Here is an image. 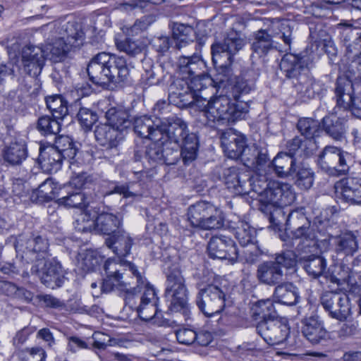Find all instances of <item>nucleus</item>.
Listing matches in <instances>:
<instances>
[{
    "instance_id": "obj_19",
    "label": "nucleus",
    "mask_w": 361,
    "mask_h": 361,
    "mask_svg": "<svg viewBox=\"0 0 361 361\" xmlns=\"http://www.w3.org/2000/svg\"><path fill=\"white\" fill-rule=\"evenodd\" d=\"M257 334L269 345H279L286 340L289 328L277 317L259 321L257 326Z\"/></svg>"
},
{
    "instance_id": "obj_17",
    "label": "nucleus",
    "mask_w": 361,
    "mask_h": 361,
    "mask_svg": "<svg viewBox=\"0 0 361 361\" xmlns=\"http://www.w3.org/2000/svg\"><path fill=\"white\" fill-rule=\"evenodd\" d=\"M312 61L311 53L307 49L298 54L287 53L281 61L280 68L286 78L298 81L307 75Z\"/></svg>"
},
{
    "instance_id": "obj_51",
    "label": "nucleus",
    "mask_w": 361,
    "mask_h": 361,
    "mask_svg": "<svg viewBox=\"0 0 361 361\" xmlns=\"http://www.w3.org/2000/svg\"><path fill=\"white\" fill-rule=\"evenodd\" d=\"M102 262L101 257L93 250L80 252L77 259L78 268L85 273L93 271Z\"/></svg>"
},
{
    "instance_id": "obj_38",
    "label": "nucleus",
    "mask_w": 361,
    "mask_h": 361,
    "mask_svg": "<svg viewBox=\"0 0 361 361\" xmlns=\"http://www.w3.org/2000/svg\"><path fill=\"white\" fill-rule=\"evenodd\" d=\"M27 157V151L25 142L22 139L11 142L3 150L4 160L13 166L20 164Z\"/></svg>"
},
{
    "instance_id": "obj_2",
    "label": "nucleus",
    "mask_w": 361,
    "mask_h": 361,
    "mask_svg": "<svg viewBox=\"0 0 361 361\" xmlns=\"http://www.w3.org/2000/svg\"><path fill=\"white\" fill-rule=\"evenodd\" d=\"M87 72L90 80L99 85L123 82L130 75V69L124 57L104 51L91 59Z\"/></svg>"
},
{
    "instance_id": "obj_45",
    "label": "nucleus",
    "mask_w": 361,
    "mask_h": 361,
    "mask_svg": "<svg viewBox=\"0 0 361 361\" xmlns=\"http://www.w3.org/2000/svg\"><path fill=\"white\" fill-rule=\"evenodd\" d=\"M121 225V219L111 213H102L96 218L95 228L104 235L116 233Z\"/></svg>"
},
{
    "instance_id": "obj_40",
    "label": "nucleus",
    "mask_w": 361,
    "mask_h": 361,
    "mask_svg": "<svg viewBox=\"0 0 361 361\" xmlns=\"http://www.w3.org/2000/svg\"><path fill=\"white\" fill-rule=\"evenodd\" d=\"M195 30L190 25L174 23L173 27V39L175 43L174 48L181 50L193 43Z\"/></svg>"
},
{
    "instance_id": "obj_50",
    "label": "nucleus",
    "mask_w": 361,
    "mask_h": 361,
    "mask_svg": "<svg viewBox=\"0 0 361 361\" xmlns=\"http://www.w3.org/2000/svg\"><path fill=\"white\" fill-rule=\"evenodd\" d=\"M58 151L64 156V159H68L70 168L75 166V157L77 149L72 139L68 136L61 135L56 138L55 142L52 145Z\"/></svg>"
},
{
    "instance_id": "obj_46",
    "label": "nucleus",
    "mask_w": 361,
    "mask_h": 361,
    "mask_svg": "<svg viewBox=\"0 0 361 361\" xmlns=\"http://www.w3.org/2000/svg\"><path fill=\"white\" fill-rule=\"evenodd\" d=\"M42 50L45 59L56 63L63 60L66 54L72 49L65 43V41L58 37L54 42L47 44Z\"/></svg>"
},
{
    "instance_id": "obj_34",
    "label": "nucleus",
    "mask_w": 361,
    "mask_h": 361,
    "mask_svg": "<svg viewBox=\"0 0 361 361\" xmlns=\"http://www.w3.org/2000/svg\"><path fill=\"white\" fill-rule=\"evenodd\" d=\"M105 243L118 257H124L130 254L133 239L128 233L118 230L106 238Z\"/></svg>"
},
{
    "instance_id": "obj_62",
    "label": "nucleus",
    "mask_w": 361,
    "mask_h": 361,
    "mask_svg": "<svg viewBox=\"0 0 361 361\" xmlns=\"http://www.w3.org/2000/svg\"><path fill=\"white\" fill-rule=\"evenodd\" d=\"M145 151V158L149 161L154 163H161L164 157V146L166 142L161 141L152 140Z\"/></svg>"
},
{
    "instance_id": "obj_35",
    "label": "nucleus",
    "mask_w": 361,
    "mask_h": 361,
    "mask_svg": "<svg viewBox=\"0 0 361 361\" xmlns=\"http://www.w3.org/2000/svg\"><path fill=\"white\" fill-rule=\"evenodd\" d=\"M39 162L42 168L49 173H56L61 167L64 156L53 145L40 149Z\"/></svg>"
},
{
    "instance_id": "obj_27",
    "label": "nucleus",
    "mask_w": 361,
    "mask_h": 361,
    "mask_svg": "<svg viewBox=\"0 0 361 361\" xmlns=\"http://www.w3.org/2000/svg\"><path fill=\"white\" fill-rule=\"evenodd\" d=\"M188 82L178 78L173 80L169 89V101L171 104L179 107L195 105V95L190 92Z\"/></svg>"
},
{
    "instance_id": "obj_6",
    "label": "nucleus",
    "mask_w": 361,
    "mask_h": 361,
    "mask_svg": "<svg viewBox=\"0 0 361 361\" xmlns=\"http://www.w3.org/2000/svg\"><path fill=\"white\" fill-rule=\"evenodd\" d=\"M260 184L261 180L253 184V190L259 195V202L264 205L285 207L293 203L295 199L292 186L288 183L276 180Z\"/></svg>"
},
{
    "instance_id": "obj_10",
    "label": "nucleus",
    "mask_w": 361,
    "mask_h": 361,
    "mask_svg": "<svg viewBox=\"0 0 361 361\" xmlns=\"http://www.w3.org/2000/svg\"><path fill=\"white\" fill-rule=\"evenodd\" d=\"M188 288L181 271L173 269L166 275L164 296L171 312H185L188 305Z\"/></svg>"
},
{
    "instance_id": "obj_58",
    "label": "nucleus",
    "mask_w": 361,
    "mask_h": 361,
    "mask_svg": "<svg viewBox=\"0 0 361 361\" xmlns=\"http://www.w3.org/2000/svg\"><path fill=\"white\" fill-rule=\"evenodd\" d=\"M310 222L307 216L303 207L298 208L290 212L287 217L286 223V229L291 231L295 228L307 225Z\"/></svg>"
},
{
    "instance_id": "obj_49",
    "label": "nucleus",
    "mask_w": 361,
    "mask_h": 361,
    "mask_svg": "<svg viewBox=\"0 0 361 361\" xmlns=\"http://www.w3.org/2000/svg\"><path fill=\"white\" fill-rule=\"evenodd\" d=\"M233 228L236 239L242 246H248L255 241L256 231L247 222L239 220Z\"/></svg>"
},
{
    "instance_id": "obj_4",
    "label": "nucleus",
    "mask_w": 361,
    "mask_h": 361,
    "mask_svg": "<svg viewBox=\"0 0 361 361\" xmlns=\"http://www.w3.org/2000/svg\"><path fill=\"white\" fill-rule=\"evenodd\" d=\"M221 145L226 155L233 159H240L252 169H261L268 160L267 150L255 145L248 147L246 139L235 133H225L221 136Z\"/></svg>"
},
{
    "instance_id": "obj_22",
    "label": "nucleus",
    "mask_w": 361,
    "mask_h": 361,
    "mask_svg": "<svg viewBox=\"0 0 361 361\" xmlns=\"http://www.w3.org/2000/svg\"><path fill=\"white\" fill-rule=\"evenodd\" d=\"M54 29L59 35V38L71 49L80 47L85 40V35L81 25L76 21L64 20L54 23Z\"/></svg>"
},
{
    "instance_id": "obj_53",
    "label": "nucleus",
    "mask_w": 361,
    "mask_h": 361,
    "mask_svg": "<svg viewBox=\"0 0 361 361\" xmlns=\"http://www.w3.org/2000/svg\"><path fill=\"white\" fill-rule=\"evenodd\" d=\"M96 218L95 212H92L88 209H82L80 214L75 217L73 223L74 227L80 232H90L95 228Z\"/></svg>"
},
{
    "instance_id": "obj_43",
    "label": "nucleus",
    "mask_w": 361,
    "mask_h": 361,
    "mask_svg": "<svg viewBox=\"0 0 361 361\" xmlns=\"http://www.w3.org/2000/svg\"><path fill=\"white\" fill-rule=\"evenodd\" d=\"M106 124L111 125L114 128H117L120 132L130 128L132 121L129 118L128 113L121 108H111L105 113Z\"/></svg>"
},
{
    "instance_id": "obj_13",
    "label": "nucleus",
    "mask_w": 361,
    "mask_h": 361,
    "mask_svg": "<svg viewBox=\"0 0 361 361\" xmlns=\"http://www.w3.org/2000/svg\"><path fill=\"white\" fill-rule=\"evenodd\" d=\"M15 247L18 253L22 254L23 258L34 264L49 257L48 241L40 235H20L16 240Z\"/></svg>"
},
{
    "instance_id": "obj_20",
    "label": "nucleus",
    "mask_w": 361,
    "mask_h": 361,
    "mask_svg": "<svg viewBox=\"0 0 361 361\" xmlns=\"http://www.w3.org/2000/svg\"><path fill=\"white\" fill-rule=\"evenodd\" d=\"M207 251L211 258L227 259L231 263L237 261L239 254L233 240L223 235L212 237L208 243Z\"/></svg>"
},
{
    "instance_id": "obj_3",
    "label": "nucleus",
    "mask_w": 361,
    "mask_h": 361,
    "mask_svg": "<svg viewBox=\"0 0 361 361\" xmlns=\"http://www.w3.org/2000/svg\"><path fill=\"white\" fill-rule=\"evenodd\" d=\"M160 141L181 147L180 154L187 164L194 161L197 154L198 141L196 135L189 133L187 123L180 118H169L163 121Z\"/></svg>"
},
{
    "instance_id": "obj_1",
    "label": "nucleus",
    "mask_w": 361,
    "mask_h": 361,
    "mask_svg": "<svg viewBox=\"0 0 361 361\" xmlns=\"http://www.w3.org/2000/svg\"><path fill=\"white\" fill-rule=\"evenodd\" d=\"M200 119L204 124H228L244 118L248 112L246 104H236L223 90H217L207 101L197 100Z\"/></svg>"
},
{
    "instance_id": "obj_36",
    "label": "nucleus",
    "mask_w": 361,
    "mask_h": 361,
    "mask_svg": "<svg viewBox=\"0 0 361 361\" xmlns=\"http://www.w3.org/2000/svg\"><path fill=\"white\" fill-rule=\"evenodd\" d=\"M357 232L348 231L335 237L336 252L345 256L353 255L358 250Z\"/></svg>"
},
{
    "instance_id": "obj_61",
    "label": "nucleus",
    "mask_w": 361,
    "mask_h": 361,
    "mask_svg": "<svg viewBox=\"0 0 361 361\" xmlns=\"http://www.w3.org/2000/svg\"><path fill=\"white\" fill-rule=\"evenodd\" d=\"M94 340L93 347L99 350H104L108 346H123L124 341L120 338H111L109 336L97 332L92 336Z\"/></svg>"
},
{
    "instance_id": "obj_60",
    "label": "nucleus",
    "mask_w": 361,
    "mask_h": 361,
    "mask_svg": "<svg viewBox=\"0 0 361 361\" xmlns=\"http://www.w3.org/2000/svg\"><path fill=\"white\" fill-rule=\"evenodd\" d=\"M58 203L67 207L83 209L87 207V202L82 192H68L66 196L59 198Z\"/></svg>"
},
{
    "instance_id": "obj_39",
    "label": "nucleus",
    "mask_w": 361,
    "mask_h": 361,
    "mask_svg": "<svg viewBox=\"0 0 361 361\" xmlns=\"http://www.w3.org/2000/svg\"><path fill=\"white\" fill-rule=\"evenodd\" d=\"M322 127L326 133L335 140L345 138L346 132L345 121L335 115L326 116L322 119Z\"/></svg>"
},
{
    "instance_id": "obj_37",
    "label": "nucleus",
    "mask_w": 361,
    "mask_h": 361,
    "mask_svg": "<svg viewBox=\"0 0 361 361\" xmlns=\"http://www.w3.org/2000/svg\"><path fill=\"white\" fill-rule=\"evenodd\" d=\"M286 147L288 149L286 153L291 157L295 155L308 157L313 154L317 148L314 139H305L300 136L295 137L288 142Z\"/></svg>"
},
{
    "instance_id": "obj_21",
    "label": "nucleus",
    "mask_w": 361,
    "mask_h": 361,
    "mask_svg": "<svg viewBox=\"0 0 361 361\" xmlns=\"http://www.w3.org/2000/svg\"><path fill=\"white\" fill-rule=\"evenodd\" d=\"M257 78L258 73L253 70H247L222 90L236 103L243 95L247 94L255 89Z\"/></svg>"
},
{
    "instance_id": "obj_30",
    "label": "nucleus",
    "mask_w": 361,
    "mask_h": 361,
    "mask_svg": "<svg viewBox=\"0 0 361 361\" xmlns=\"http://www.w3.org/2000/svg\"><path fill=\"white\" fill-rule=\"evenodd\" d=\"M163 121L146 116L136 118L134 121V130L141 137L160 141Z\"/></svg>"
},
{
    "instance_id": "obj_11",
    "label": "nucleus",
    "mask_w": 361,
    "mask_h": 361,
    "mask_svg": "<svg viewBox=\"0 0 361 361\" xmlns=\"http://www.w3.org/2000/svg\"><path fill=\"white\" fill-rule=\"evenodd\" d=\"M226 288L218 281L200 288L196 298L199 310L207 317L221 313L226 305Z\"/></svg>"
},
{
    "instance_id": "obj_54",
    "label": "nucleus",
    "mask_w": 361,
    "mask_h": 361,
    "mask_svg": "<svg viewBox=\"0 0 361 361\" xmlns=\"http://www.w3.org/2000/svg\"><path fill=\"white\" fill-rule=\"evenodd\" d=\"M252 315L255 319L268 320L277 317L273 301L259 300L252 307Z\"/></svg>"
},
{
    "instance_id": "obj_44",
    "label": "nucleus",
    "mask_w": 361,
    "mask_h": 361,
    "mask_svg": "<svg viewBox=\"0 0 361 361\" xmlns=\"http://www.w3.org/2000/svg\"><path fill=\"white\" fill-rule=\"evenodd\" d=\"M303 268L307 274L314 279L324 276L326 269V260L319 255H304L300 257Z\"/></svg>"
},
{
    "instance_id": "obj_57",
    "label": "nucleus",
    "mask_w": 361,
    "mask_h": 361,
    "mask_svg": "<svg viewBox=\"0 0 361 361\" xmlns=\"http://www.w3.org/2000/svg\"><path fill=\"white\" fill-rule=\"evenodd\" d=\"M298 130L305 139H314L321 130L320 123L310 118H300L297 125Z\"/></svg>"
},
{
    "instance_id": "obj_9",
    "label": "nucleus",
    "mask_w": 361,
    "mask_h": 361,
    "mask_svg": "<svg viewBox=\"0 0 361 361\" xmlns=\"http://www.w3.org/2000/svg\"><path fill=\"white\" fill-rule=\"evenodd\" d=\"M130 262L121 263L114 259H108L104 264L105 277L101 284L102 291L110 293L116 291L124 300L128 296L132 295L131 293L136 288H132L129 282L123 281V271L125 267L132 273L128 267ZM130 264H132L130 262Z\"/></svg>"
},
{
    "instance_id": "obj_15",
    "label": "nucleus",
    "mask_w": 361,
    "mask_h": 361,
    "mask_svg": "<svg viewBox=\"0 0 361 361\" xmlns=\"http://www.w3.org/2000/svg\"><path fill=\"white\" fill-rule=\"evenodd\" d=\"M336 104L340 108L349 110L356 118L361 119V94L353 95L351 80L345 76L337 78L334 90Z\"/></svg>"
},
{
    "instance_id": "obj_12",
    "label": "nucleus",
    "mask_w": 361,
    "mask_h": 361,
    "mask_svg": "<svg viewBox=\"0 0 361 361\" xmlns=\"http://www.w3.org/2000/svg\"><path fill=\"white\" fill-rule=\"evenodd\" d=\"M350 154L341 148L326 146L318 158L321 169L331 174L344 175L349 169Z\"/></svg>"
},
{
    "instance_id": "obj_64",
    "label": "nucleus",
    "mask_w": 361,
    "mask_h": 361,
    "mask_svg": "<svg viewBox=\"0 0 361 361\" xmlns=\"http://www.w3.org/2000/svg\"><path fill=\"white\" fill-rule=\"evenodd\" d=\"M78 120L85 130L91 129L92 125L97 120V116L92 110L81 107L77 114Z\"/></svg>"
},
{
    "instance_id": "obj_56",
    "label": "nucleus",
    "mask_w": 361,
    "mask_h": 361,
    "mask_svg": "<svg viewBox=\"0 0 361 361\" xmlns=\"http://www.w3.org/2000/svg\"><path fill=\"white\" fill-rule=\"evenodd\" d=\"M61 121L52 116H42L37 120V129L44 135H56L61 130Z\"/></svg>"
},
{
    "instance_id": "obj_5",
    "label": "nucleus",
    "mask_w": 361,
    "mask_h": 361,
    "mask_svg": "<svg viewBox=\"0 0 361 361\" xmlns=\"http://www.w3.org/2000/svg\"><path fill=\"white\" fill-rule=\"evenodd\" d=\"M128 267L133 276L136 278V288L125 300L126 305L135 310L139 317L145 321L154 318L157 312V303L158 298L153 286L146 283L145 278L134 264H128Z\"/></svg>"
},
{
    "instance_id": "obj_24",
    "label": "nucleus",
    "mask_w": 361,
    "mask_h": 361,
    "mask_svg": "<svg viewBox=\"0 0 361 361\" xmlns=\"http://www.w3.org/2000/svg\"><path fill=\"white\" fill-rule=\"evenodd\" d=\"M206 69V63L198 54L191 56H180L176 63L177 78L188 82V79L200 75L201 71Z\"/></svg>"
},
{
    "instance_id": "obj_32",
    "label": "nucleus",
    "mask_w": 361,
    "mask_h": 361,
    "mask_svg": "<svg viewBox=\"0 0 361 361\" xmlns=\"http://www.w3.org/2000/svg\"><path fill=\"white\" fill-rule=\"evenodd\" d=\"M290 232L293 238L301 240L297 247L301 254L310 252L311 248H314L317 245L318 235L314 225H312L311 222H309L307 225L300 226L299 228H295Z\"/></svg>"
},
{
    "instance_id": "obj_33",
    "label": "nucleus",
    "mask_w": 361,
    "mask_h": 361,
    "mask_svg": "<svg viewBox=\"0 0 361 361\" xmlns=\"http://www.w3.org/2000/svg\"><path fill=\"white\" fill-rule=\"evenodd\" d=\"M298 96L303 102L314 98L325 91L324 85L319 80L310 77L307 74L302 76L295 83Z\"/></svg>"
},
{
    "instance_id": "obj_25",
    "label": "nucleus",
    "mask_w": 361,
    "mask_h": 361,
    "mask_svg": "<svg viewBox=\"0 0 361 361\" xmlns=\"http://www.w3.org/2000/svg\"><path fill=\"white\" fill-rule=\"evenodd\" d=\"M45 56L42 48L26 46L22 52V63L24 71L30 76L37 77L44 65Z\"/></svg>"
},
{
    "instance_id": "obj_31",
    "label": "nucleus",
    "mask_w": 361,
    "mask_h": 361,
    "mask_svg": "<svg viewBox=\"0 0 361 361\" xmlns=\"http://www.w3.org/2000/svg\"><path fill=\"white\" fill-rule=\"evenodd\" d=\"M302 332L304 336L312 344H319L328 340L329 336L322 321L317 316H311L304 319Z\"/></svg>"
},
{
    "instance_id": "obj_41",
    "label": "nucleus",
    "mask_w": 361,
    "mask_h": 361,
    "mask_svg": "<svg viewBox=\"0 0 361 361\" xmlns=\"http://www.w3.org/2000/svg\"><path fill=\"white\" fill-rule=\"evenodd\" d=\"M276 49V44L267 30H259L255 33L252 49L259 57L264 56L269 51Z\"/></svg>"
},
{
    "instance_id": "obj_52",
    "label": "nucleus",
    "mask_w": 361,
    "mask_h": 361,
    "mask_svg": "<svg viewBox=\"0 0 361 361\" xmlns=\"http://www.w3.org/2000/svg\"><path fill=\"white\" fill-rule=\"evenodd\" d=\"M46 104L54 118L63 120L68 113L67 102L59 94L47 96Z\"/></svg>"
},
{
    "instance_id": "obj_59",
    "label": "nucleus",
    "mask_w": 361,
    "mask_h": 361,
    "mask_svg": "<svg viewBox=\"0 0 361 361\" xmlns=\"http://www.w3.org/2000/svg\"><path fill=\"white\" fill-rule=\"evenodd\" d=\"M54 189L53 182L47 179L33 192L31 198L37 202H49L55 197Z\"/></svg>"
},
{
    "instance_id": "obj_28",
    "label": "nucleus",
    "mask_w": 361,
    "mask_h": 361,
    "mask_svg": "<svg viewBox=\"0 0 361 361\" xmlns=\"http://www.w3.org/2000/svg\"><path fill=\"white\" fill-rule=\"evenodd\" d=\"M268 158L267 163L261 169H255L257 171H265L267 167L269 170L271 169L274 170L275 173L281 178L287 176H293L294 172L296 171L297 161L296 159L291 157L287 153L280 152L279 153L271 162L269 161Z\"/></svg>"
},
{
    "instance_id": "obj_47",
    "label": "nucleus",
    "mask_w": 361,
    "mask_h": 361,
    "mask_svg": "<svg viewBox=\"0 0 361 361\" xmlns=\"http://www.w3.org/2000/svg\"><path fill=\"white\" fill-rule=\"evenodd\" d=\"M116 47L120 51L126 53L130 57H135L146 49L147 45L142 39L126 37L123 39H116Z\"/></svg>"
},
{
    "instance_id": "obj_42",
    "label": "nucleus",
    "mask_w": 361,
    "mask_h": 361,
    "mask_svg": "<svg viewBox=\"0 0 361 361\" xmlns=\"http://www.w3.org/2000/svg\"><path fill=\"white\" fill-rule=\"evenodd\" d=\"M276 302L286 305H295L299 298L297 288L291 283L277 284L274 293Z\"/></svg>"
},
{
    "instance_id": "obj_16",
    "label": "nucleus",
    "mask_w": 361,
    "mask_h": 361,
    "mask_svg": "<svg viewBox=\"0 0 361 361\" xmlns=\"http://www.w3.org/2000/svg\"><path fill=\"white\" fill-rule=\"evenodd\" d=\"M243 46V39L235 33L229 35L222 42L214 43L211 48L214 64L219 67L230 66L233 55Z\"/></svg>"
},
{
    "instance_id": "obj_7",
    "label": "nucleus",
    "mask_w": 361,
    "mask_h": 361,
    "mask_svg": "<svg viewBox=\"0 0 361 361\" xmlns=\"http://www.w3.org/2000/svg\"><path fill=\"white\" fill-rule=\"evenodd\" d=\"M187 219L191 226L203 230L219 229L224 225L223 212L206 201L190 205L188 209Z\"/></svg>"
},
{
    "instance_id": "obj_48",
    "label": "nucleus",
    "mask_w": 361,
    "mask_h": 361,
    "mask_svg": "<svg viewBox=\"0 0 361 361\" xmlns=\"http://www.w3.org/2000/svg\"><path fill=\"white\" fill-rule=\"evenodd\" d=\"M212 78L205 73V70L201 71L200 75H195L192 78L188 79V86L190 92L195 95V106H197V100L207 101V97H204L200 94L201 91L206 88L207 84H212Z\"/></svg>"
},
{
    "instance_id": "obj_55",
    "label": "nucleus",
    "mask_w": 361,
    "mask_h": 361,
    "mask_svg": "<svg viewBox=\"0 0 361 361\" xmlns=\"http://www.w3.org/2000/svg\"><path fill=\"white\" fill-rule=\"evenodd\" d=\"M293 176L296 178V185L300 188L307 190L312 186L314 173L303 162H297L296 171L294 172Z\"/></svg>"
},
{
    "instance_id": "obj_23",
    "label": "nucleus",
    "mask_w": 361,
    "mask_h": 361,
    "mask_svg": "<svg viewBox=\"0 0 361 361\" xmlns=\"http://www.w3.org/2000/svg\"><path fill=\"white\" fill-rule=\"evenodd\" d=\"M223 176L227 188L235 195L247 193L249 188L252 187L253 189V184L257 182L256 180L251 182L249 174L240 172L235 167L224 169Z\"/></svg>"
},
{
    "instance_id": "obj_29",
    "label": "nucleus",
    "mask_w": 361,
    "mask_h": 361,
    "mask_svg": "<svg viewBox=\"0 0 361 361\" xmlns=\"http://www.w3.org/2000/svg\"><path fill=\"white\" fill-rule=\"evenodd\" d=\"M94 136L98 143L106 150L118 153L117 147L122 139V133L106 123H99L94 129Z\"/></svg>"
},
{
    "instance_id": "obj_18",
    "label": "nucleus",
    "mask_w": 361,
    "mask_h": 361,
    "mask_svg": "<svg viewBox=\"0 0 361 361\" xmlns=\"http://www.w3.org/2000/svg\"><path fill=\"white\" fill-rule=\"evenodd\" d=\"M321 303L331 317L345 321L351 314V304L348 295L341 292H325Z\"/></svg>"
},
{
    "instance_id": "obj_26",
    "label": "nucleus",
    "mask_w": 361,
    "mask_h": 361,
    "mask_svg": "<svg viewBox=\"0 0 361 361\" xmlns=\"http://www.w3.org/2000/svg\"><path fill=\"white\" fill-rule=\"evenodd\" d=\"M337 198L351 204H361V178L352 177L335 185Z\"/></svg>"
},
{
    "instance_id": "obj_63",
    "label": "nucleus",
    "mask_w": 361,
    "mask_h": 361,
    "mask_svg": "<svg viewBox=\"0 0 361 361\" xmlns=\"http://www.w3.org/2000/svg\"><path fill=\"white\" fill-rule=\"evenodd\" d=\"M47 354L41 347L27 348L20 352V361H46Z\"/></svg>"
},
{
    "instance_id": "obj_14",
    "label": "nucleus",
    "mask_w": 361,
    "mask_h": 361,
    "mask_svg": "<svg viewBox=\"0 0 361 361\" xmlns=\"http://www.w3.org/2000/svg\"><path fill=\"white\" fill-rule=\"evenodd\" d=\"M31 273L36 275L45 286L51 289L61 287L66 279L61 264L48 258L35 263L32 266Z\"/></svg>"
},
{
    "instance_id": "obj_8",
    "label": "nucleus",
    "mask_w": 361,
    "mask_h": 361,
    "mask_svg": "<svg viewBox=\"0 0 361 361\" xmlns=\"http://www.w3.org/2000/svg\"><path fill=\"white\" fill-rule=\"evenodd\" d=\"M296 261L293 252H287L277 255L274 260L260 263L257 269L256 277L259 283L274 286L283 281L282 268L294 269Z\"/></svg>"
}]
</instances>
